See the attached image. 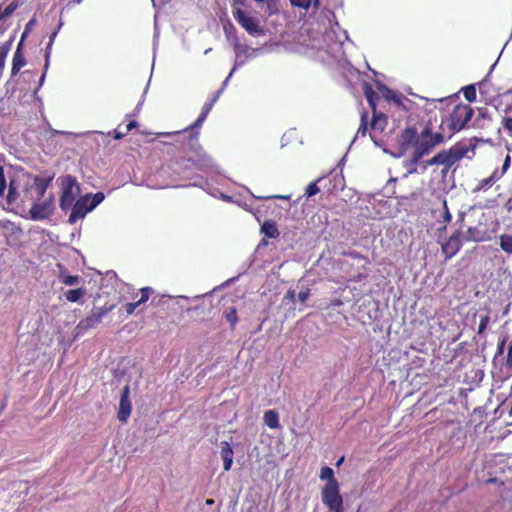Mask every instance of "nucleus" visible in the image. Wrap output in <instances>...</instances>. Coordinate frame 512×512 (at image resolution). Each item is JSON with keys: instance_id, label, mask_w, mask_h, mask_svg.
<instances>
[{"instance_id": "obj_1", "label": "nucleus", "mask_w": 512, "mask_h": 512, "mask_svg": "<svg viewBox=\"0 0 512 512\" xmlns=\"http://www.w3.org/2000/svg\"><path fill=\"white\" fill-rule=\"evenodd\" d=\"M444 139L445 130L433 133L428 126L425 127L415 143L413 157L411 158L412 164L418 163L419 160L429 154L434 147L444 142Z\"/></svg>"}, {"instance_id": "obj_2", "label": "nucleus", "mask_w": 512, "mask_h": 512, "mask_svg": "<svg viewBox=\"0 0 512 512\" xmlns=\"http://www.w3.org/2000/svg\"><path fill=\"white\" fill-rule=\"evenodd\" d=\"M473 116V109L464 104L456 105L453 111L441 121L440 130L448 128V138L463 129Z\"/></svg>"}, {"instance_id": "obj_3", "label": "nucleus", "mask_w": 512, "mask_h": 512, "mask_svg": "<svg viewBox=\"0 0 512 512\" xmlns=\"http://www.w3.org/2000/svg\"><path fill=\"white\" fill-rule=\"evenodd\" d=\"M188 153V159L198 168H207L212 166V159L205 153L198 141V133H192L184 143Z\"/></svg>"}, {"instance_id": "obj_4", "label": "nucleus", "mask_w": 512, "mask_h": 512, "mask_svg": "<svg viewBox=\"0 0 512 512\" xmlns=\"http://www.w3.org/2000/svg\"><path fill=\"white\" fill-rule=\"evenodd\" d=\"M80 193V187L75 177L66 175L62 178V193L60 197V208L62 211H68L75 202V198Z\"/></svg>"}, {"instance_id": "obj_5", "label": "nucleus", "mask_w": 512, "mask_h": 512, "mask_svg": "<svg viewBox=\"0 0 512 512\" xmlns=\"http://www.w3.org/2000/svg\"><path fill=\"white\" fill-rule=\"evenodd\" d=\"M473 150V145L459 142L448 150H442L438 153L440 165L451 167L456 162L466 157L469 151Z\"/></svg>"}, {"instance_id": "obj_6", "label": "nucleus", "mask_w": 512, "mask_h": 512, "mask_svg": "<svg viewBox=\"0 0 512 512\" xmlns=\"http://www.w3.org/2000/svg\"><path fill=\"white\" fill-rule=\"evenodd\" d=\"M322 502L332 512H343V499L338 483H326L321 491Z\"/></svg>"}, {"instance_id": "obj_7", "label": "nucleus", "mask_w": 512, "mask_h": 512, "mask_svg": "<svg viewBox=\"0 0 512 512\" xmlns=\"http://www.w3.org/2000/svg\"><path fill=\"white\" fill-rule=\"evenodd\" d=\"M55 210V199L53 195H50L47 199H45L43 202H39L37 199L30 211V219L33 221L38 220H44L48 217H50Z\"/></svg>"}, {"instance_id": "obj_8", "label": "nucleus", "mask_w": 512, "mask_h": 512, "mask_svg": "<svg viewBox=\"0 0 512 512\" xmlns=\"http://www.w3.org/2000/svg\"><path fill=\"white\" fill-rule=\"evenodd\" d=\"M233 16L235 20L250 34L253 36H259L263 34V29L259 25V21L253 17L248 16L242 9L236 8L233 10Z\"/></svg>"}, {"instance_id": "obj_9", "label": "nucleus", "mask_w": 512, "mask_h": 512, "mask_svg": "<svg viewBox=\"0 0 512 512\" xmlns=\"http://www.w3.org/2000/svg\"><path fill=\"white\" fill-rule=\"evenodd\" d=\"M89 200L90 194H87L74 202L70 208L71 214L68 220L70 224H75L79 219L84 218L88 212L92 211L88 205Z\"/></svg>"}, {"instance_id": "obj_10", "label": "nucleus", "mask_w": 512, "mask_h": 512, "mask_svg": "<svg viewBox=\"0 0 512 512\" xmlns=\"http://www.w3.org/2000/svg\"><path fill=\"white\" fill-rule=\"evenodd\" d=\"M105 314L106 311L101 308L94 310L92 314L88 315L78 323L76 326L77 334H83L86 331L95 328L98 324L101 323Z\"/></svg>"}, {"instance_id": "obj_11", "label": "nucleus", "mask_w": 512, "mask_h": 512, "mask_svg": "<svg viewBox=\"0 0 512 512\" xmlns=\"http://www.w3.org/2000/svg\"><path fill=\"white\" fill-rule=\"evenodd\" d=\"M130 388L126 385L121 392V398L119 403L118 419L121 422H126L131 415L132 405L129 399Z\"/></svg>"}, {"instance_id": "obj_12", "label": "nucleus", "mask_w": 512, "mask_h": 512, "mask_svg": "<svg viewBox=\"0 0 512 512\" xmlns=\"http://www.w3.org/2000/svg\"><path fill=\"white\" fill-rule=\"evenodd\" d=\"M26 64L24 54L22 52V40L19 42L17 49L13 55L11 78L7 81L6 85L12 82V78L18 74L20 69Z\"/></svg>"}, {"instance_id": "obj_13", "label": "nucleus", "mask_w": 512, "mask_h": 512, "mask_svg": "<svg viewBox=\"0 0 512 512\" xmlns=\"http://www.w3.org/2000/svg\"><path fill=\"white\" fill-rule=\"evenodd\" d=\"M220 457L223 460L224 470L229 471L233 464L234 452L231 445L226 441L220 443Z\"/></svg>"}, {"instance_id": "obj_14", "label": "nucleus", "mask_w": 512, "mask_h": 512, "mask_svg": "<svg viewBox=\"0 0 512 512\" xmlns=\"http://www.w3.org/2000/svg\"><path fill=\"white\" fill-rule=\"evenodd\" d=\"M53 178L54 175L47 177L38 175L34 178V187L38 193V200H40L45 195L47 188L51 184Z\"/></svg>"}, {"instance_id": "obj_15", "label": "nucleus", "mask_w": 512, "mask_h": 512, "mask_svg": "<svg viewBox=\"0 0 512 512\" xmlns=\"http://www.w3.org/2000/svg\"><path fill=\"white\" fill-rule=\"evenodd\" d=\"M460 245L459 236L454 234L449 238L448 242L442 246V249L448 257H452L459 250Z\"/></svg>"}, {"instance_id": "obj_16", "label": "nucleus", "mask_w": 512, "mask_h": 512, "mask_svg": "<svg viewBox=\"0 0 512 512\" xmlns=\"http://www.w3.org/2000/svg\"><path fill=\"white\" fill-rule=\"evenodd\" d=\"M261 233L269 238H277L280 233L273 220H266L261 226Z\"/></svg>"}, {"instance_id": "obj_17", "label": "nucleus", "mask_w": 512, "mask_h": 512, "mask_svg": "<svg viewBox=\"0 0 512 512\" xmlns=\"http://www.w3.org/2000/svg\"><path fill=\"white\" fill-rule=\"evenodd\" d=\"M378 89L388 101H393L396 104L401 105L402 96L397 92L388 88L384 84H378Z\"/></svg>"}, {"instance_id": "obj_18", "label": "nucleus", "mask_w": 512, "mask_h": 512, "mask_svg": "<svg viewBox=\"0 0 512 512\" xmlns=\"http://www.w3.org/2000/svg\"><path fill=\"white\" fill-rule=\"evenodd\" d=\"M264 423L271 429L280 427L279 415L275 410H268L264 413Z\"/></svg>"}, {"instance_id": "obj_19", "label": "nucleus", "mask_w": 512, "mask_h": 512, "mask_svg": "<svg viewBox=\"0 0 512 512\" xmlns=\"http://www.w3.org/2000/svg\"><path fill=\"white\" fill-rule=\"evenodd\" d=\"M387 124L386 116L383 113L373 111V118L371 121V128L373 130L383 131Z\"/></svg>"}, {"instance_id": "obj_20", "label": "nucleus", "mask_w": 512, "mask_h": 512, "mask_svg": "<svg viewBox=\"0 0 512 512\" xmlns=\"http://www.w3.org/2000/svg\"><path fill=\"white\" fill-rule=\"evenodd\" d=\"M86 294L85 288H77L68 290L65 293L66 300L72 303L79 301Z\"/></svg>"}, {"instance_id": "obj_21", "label": "nucleus", "mask_w": 512, "mask_h": 512, "mask_svg": "<svg viewBox=\"0 0 512 512\" xmlns=\"http://www.w3.org/2000/svg\"><path fill=\"white\" fill-rule=\"evenodd\" d=\"M19 197L18 184L15 180H10L8 186L7 203L13 204Z\"/></svg>"}, {"instance_id": "obj_22", "label": "nucleus", "mask_w": 512, "mask_h": 512, "mask_svg": "<svg viewBox=\"0 0 512 512\" xmlns=\"http://www.w3.org/2000/svg\"><path fill=\"white\" fill-rule=\"evenodd\" d=\"M364 94L369 103V106L376 111V99L378 98L376 92L372 89V87L368 84L364 86Z\"/></svg>"}, {"instance_id": "obj_23", "label": "nucleus", "mask_w": 512, "mask_h": 512, "mask_svg": "<svg viewBox=\"0 0 512 512\" xmlns=\"http://www.w3.org/2000/svg\"><path fill=\"white\" fill-rule=\"evenodd\" d=\"M290 3L294 7L308 9L311 5L314 8L320 7V0H290Z\"/></svg>"}, {"instance_id": "obj_24", "label": "nucleus", "mask_w": 512, "mask_h": 512, "mask_svg": "<svg viewBox=\"0 0 512 512\" xmlns=\"http://www.w3.org/2000/svg\"><path fill=\"white\" fill-rule=\"evenodd\" d=\"M60 281L67 286H74L80 283L82 280L78 275H68L65 272H61L59 275Z\"/></svg>"}, {"instance_id": "obj_25", "label": "nucleus", "mask_w": 512, "mask_h": 512, "mask_svg": "<svg viewBox=\"0 0 512 512\" xmlns=\"http://www.w3.org/2000/svg\"><path fill=\"white\" fill-rule=\"evenodd\" d=\"M224 317L231 324V326L234 328L235 325L238 322V316H237V309H236V307L235 306L227 307L224 310Z\"/></svg>"}, {"instance_id": "obj_26", "label": "nucleus", "mask_w": 512, "mask_h": 512, "mask_svg": "<svg viewBox=\"0 0 512 512\" xmlns=\"http://www.w3.org/2000/svg\"><path fill=\"white\" fill-rule=\"evenodd\" d=\"M499 245L503 251L512 254V235L503 234L499 237Z\"/></svg>"}, {"instance_id": "obj_27", "label": "nucleus", "mask_w": 512, "mask_h": 512, "mask_svg": "<svg viewBox=\"0 0 512 512\" xmlns=\"http://www.w3.org/2000/svg\"><path fill=\"white\" fill-rule=\"evenodd\" d=\"M319 477L321 480L327 481V483H338L334 477L333 469L328 466H324L321 468Z\"/></svg>"}, {"instance_id": "obj_28", "label": "nucleus", "mask_w": 512, "mask_h": 512, "mask_svg": "<svg viewBox=\"0 0 512 512\" xmlns=\"http://www.w3.org/2000/svg\"><path fill=\"white\" fill-rule=\"evenodd\" d=\"M17 8H18V2L17 1H12L4 9H2V5H0V20L10 16Z\"/></svg>"}, {"instance_id": "obj_29", "label": "nucleus", "mask_w": 512, "mask_h": 512, "mask_svg": "<svg viewBox=\"0 0 512 512\" xmlns=\"http://www.w3.org/2000/svg\"><path fill=\"white\" fill-rule=\"evenodd\" d=\"M61 26H62V23H60V24H59V26H58L57 30H55V31L51 34V36H50V41H49L48 46H47V48H46V54H45V58H46V59H45V71L47 70L48 65H49V57H50V51H51L52 44H53L54 39H55V37H56V35H57V33H58L59 29L61 28Z\"/></svg>"}, {"instance_id": "obj_30", "label": "nucleus", "mask_w": 512, "mask_h": 512, "mask_svg": "<svg viewBox=\"0 0 512 512\" xmlns=\"http://www.w3.org/2000/svg\"><path fill=\"white\" fill-rule=\"evenodd\" d=\"M367 119H368L367 113L364 112L361 115V123H360V126H359V128L357 130V133H356L355 137L365 136L366 135V132H367Z\"/></svg>"}, {"instance_id": "obj_31", "label": "nucleus", "mask_w": 512, "mask_h": 512, "mask_svg": "<svg viewBox=\"0 0 512 512\" xmlns=\"http://www.w3.org/2000/svg\"><path fill=\"white\" fill-rule=\"evenodd\" d=\"M321 180H322V178H318L316 181L311 182L308 185V187L306 189L307 197H312V196L316 195L320 191L319 187L317 186V183L320 182Z\"/></svg>"}, {"instance_id": "obj_32", "label": "nucleus", "mask_w": 512, "mask_h": 512, "mask_svg": "<svg viewBox=\"0 0 512 512\" xmlns=\"http://www.w3.org/2000/svg\"><path fill=\"white\" fill-rule=\"evenodd\" d=\"M464 97L469 102L476 100V89L473 85H469L464 89Z\"/></svg>"}, {"instance_id": "obj_33", "label": "nucleus", "mask_w": 512, "mask_h": 512, "mask_svg": "<svg viewBox=\"0 0 512 512\" xmlns=\"http://www.w3.org/2000/svg\"><path fill=\"white\" fill-rule=\"evenodd\" d=\"M105 196L102 192H97L92 196V199L90 201V209H94L96 206H98L103 200Z\"/></svg>"}, {"instance_id": "obj_34", "label": "nucleus", "mask_w": 512, "mask_h": 512, "mask_svg": "<svg viewBox=\"0 0 512 512\" xmlns=\"http://www.w3.org/2000/svg\"><path fill=\"white\" fill-rule=\"evenodd\" d=\"M489 321H490V316L488 313L484 316H481L479 327H478V334L484 333V331L486 330V328L489 324Z\"/></svg>"}, {"instance_id": "obj_35", "label": "nucleus", "mask_w": 512, "mask_h": 512, "mask_svg": "<svg viewBox=\"0 0 512 512\" xmlns=\"http://www.w3.org/2000/svg\"><path fill=\"white\" fill-rule=\"evenodd\" d=\"M432 165H440L438 153L431 159L422 163V172H424L428 166H432Z\"/></svg>"}, {"instance_id": "obj_36", "label": "nucleus", "mask_w": 512, "mask_h": 512, "mask_svg": "<svg viewBox=\"0 0 512 512\" xmlns=\"http://www.w3.org/2000/svg\"><path fill=\"white\" fill-rule=\"evenodd\" d=\"M151 292L152 288L150 287H144L141 289V298L138 300L140 305L149 299Z\"/></svg>"}, {"instance_id": "obj_37", "label": "nucleus", "mask_w": 512, "mask_h": 512, "mask_svg": "<svg viewBox=\"0 0 512 512\" xmlns=\"http://www.w3.org/2000/svg\"><path fill=\"white\" fill-rule=\"evenodd\" d=\"M6 179L4 175V170L0 167V197L4 195L6 189Z\"/></svg>"}, {"instance_id": "obj_38", "label": "nucleus", "mask_w": 512, "mask_h": 512, "mask_svg": "<svg viewBox=\"0 0 512 512\" xmlns=\"http://www.w3.org/2000/svg\"><path fill=\"white\" fill-rule=\"evenodd\" d=\"M493 185V182H492V179H490L489 177L483 179L480 181L478 187L476 188V190H483V189H487L489 187H491Z\"/></svg>"}, {"instance_id": "obj_39", "label": "nucleus", "mask_w": 512, "mask_h": 512, "mask_svg": "<svg viewBox=\"0 0 512 512\" xmlns=\"http://www.w3.org/2000/svg\"><path fill=\"white\" fill-rule=\"evenodd\" d=\"M35 23H36V19L35 18H32V19H30L28 21V23L25 26L24 32L22 34V38H21L22 41L26 37V35L32 30V28L35 25Z\"/></svg>"}, {"instance_id": "obj_40", "label": "nucleus", "mask_w": 512, "mask_h": 512, "mask_svg": "<svg viewBox=\"0 0 512 512\" xmlns=\"http://www.w3.org/2000/svg\"><path fill=\"white\" fill-rule=\"evenodd\" d=\"M206 119V116H205V113H201L199 115V117L197 118V120L193 123V125H191L189 127V129H194V128H198V127H201V125L203 124V122L205 121Z\"/></svg>"}, {"instance_id": "obj_41", "label": "nucleus", "mask_w": 512, "mask_h": 512, "mask_svg": "<svg viewBox=\"0 0 512 512\" xmlns=\"http://www.w3.org/2000/svg\"><path fill=\"white\" fill-rule=\"evenodd\" d=\"M309 295H310V290L307 289V290H303V291H300L297 295L298 297V300L301 302V303H305L306 300L309 298Z\"/></svg>"}, {"instance_id": "obj_42", "label": "nucleus", "mask_w": 512, "mask_h": 512, "mask_svg": "<svg viewBox=\"0 0 512 512\" xmlns=\"http://www.w3.org/2000/svg\"><path fill=\"white\" fill-rule=\"evenodd\" d=\"M511 163V157L509 154L506 155L504 163L502 165L501 175H504L506 171L509 169Z\"/></svg>"}, {"instance_id": "obj_43", "label": "nucleus", "mask_w": 512, "mask_h": 512, "mask_svg": "<svg viewBox=\"0 0 512 512\" xmlns=\"http://www.w3.org/2000/svg\"><path fill=\"white\" fill-rule=\"evenodd\" d=\"M503 127L510 133L512 136V118H504L503 120Z\"/></svg>"}, {"instance_id": "obj_44", "label": "nucleus", "mask_w": 512, "mask_h": 512, "mask_svg": "<svg viewBox=\"0 0 512 512\" xmlns=\"http://www.w3.org/2000/svg\"><path fill=\"white\" fill-rule=\"evenodd\" d=\"M295 299H296V292L292 289H289L284 296V300H289L290 302L294 303Z\"/></svg>"}, {"instance_id": "obj_45", "label": "nucleus", "mask_w": 512, "mask_h": 512, "mask_svg": "<svg viewBox=\"0 0 512 512\" xmlns=\"http://www.w3.org/2000/svg\"><path fill=\"white\" fill-rule=\"evenodd\" d=\"M443 205H444V215H443L444 221L445 222H450L451 219H452V215H451V213L448 210L446 200L443 201Z\"/></svg>"}, {"instance_id": "obj_46", "label": "nucleus", "mask_w": 512, "mask_h": 512, "mask_svg": "<svg viewBox=\"0 0 512 512\" xmlns=\"http://www.w3.org/2000/svg\"><path fill=\"white\" fill-rule=\"evenodd\" d=\"M139 305L140 303L138 301L133 303H127L125 306L126 312L128 314H132Z\"/></svg>"}, {"instance_id": "obj_47", "label": "nucleus", "mask_w": 512, "mask_h": 512, "mask_svg": "<svg viewBox=\"0 0 512 512\" xmlns=\"http://www.w3.org/2000/svg\"><path fill=\"white\" fill-rule=\"evenodd\" d=\"M246 2L247 0H232L233 10H235L236 8L242 9V7L246 6Z\"/></svg>"}, {"instance_id": "obj_48", "label": "nucleus", "mask_w": 512, "mask_h": 512, "mask_svg": "<svg viewBox=\"0 0 512 512\" xmlns=\"http://www.w3.org/2000/svg\"><path fill=\"white\" fill-rule=\"evenodd\" d=\"M215 103V99H212L209 103H206L203 108H202V112L201 113H205V116L207 117L208 113L210 112V110L212 109L213 105Z\"/></svg>"}, {"instance_id": "obj_49", "label": "nucleus", "mask_w": 512, "mask_h": 512, "mask_svg": "<svg viewBox=\"0 0 512 512\" xmlns=\"http://www.w3.org/2000/svg\"><path fill=\"white\" fill-rule=\"evenodd\" d=\"M260 200H268V199H285V200H289L290 199V196H285V195H271V196H266V197H258Z\"/></svg>"}, {"instance_id": "obj_50", "label": "nucleus", "mask_w": 512, "mask_h": 512, "mask_svg": "<svg viewBox=\"0 0 512 512\" xmlns=\"http://www.w3.org/2000/svg\"><path fill=\"white\" fill-rule=\"evenodd\" d=\"M407 167H408L407 174H413V173H417L418 172V170H417V163L412 164L411 160L408 162Z\"/></svg>"}, {"instance_id": "obj_51", "label": "nucleus", "mask_w": 512, "mask_h": 512, "mask_svg": "<svg viewBox=\"0 0 512 512\" xmlns=\"http://www.w3.org/2000/svg\"><path fill=\"white\" fill-rule=\"evenodd\" d=\"M404 138L405 139H411L415 136V131L414 129L412 128H408L405 130L404 134H403Z\"/></svg>"}, {"instance_id": "obj_52", "label": "nucleus", "mask_w": 512, "mask_h": 512, "mask_svg": "<svg viewBox=\"0 0 512 512\" xmlns=\"http://www.w3.org/2000/svg\"><path fill=\"white\" fill-rule=\"evenodd\" d=\"M503 175H501V172L499 173L498 170H495L489 178L492 179L493 184L498 181Z\"/></svg>"}, {"instance_id": "obj_53", "label": "nucleus", "mask_w": 512, "mask_h": 512, "mask_svg": "<svg viewBox=\"0 0 512 512\" xmlns=\"http://www.w3.org/2000/svg\"><path fill=\"white\" fill-rule=\"evenodd\" d=\"M236 70V66L233 67V69L231 70V72L229 73V75L226 77V79L224 80V82L222 83V87L221 88H225L228 81L230 80V78L232 77L233 73L235 72Z\"/></svg>"}, {"instance_id": "obj_54", "label": "nucleus", "mask_w": 512, "mask_h": 512, "mask_svg": "<svg viewBox=\"0 0 512 512\" xmlns=\"http://www.w3.org/2000/svg\"><path fill=\"white\" fill-rule=\"evenodd\" d=\"M137 125H138V124H137V122H136V121H131V122H129V123L127 124V126H126V130H127V131H130V130H132L133 128H135Z\"/></svg>"}, {"instance_id": "obj_55", "label": "nucleus", "mask_w": 512, "mask_h": 512, "mask_svg": "<svg viewBox=\"0 0 512 512\" xmlns=\"http://www.w3.org/2000/svg\"><path fill=\"white\" fill-rule=\"evenodd\" d=\"M449 169H450V167L444 166L443 169L441 170V176L443 179L447 176Z\"/></svg>"}, {"instance_id": "obj_56", "label": "nucleus", "mask_w": 512, "mask_h": 512, "mask_svg": "<svg viewBox=\"0 0 512 512\" xmlns=\"http://www.w3.org/2000/svg\"><path fill=\"white\" fill-rule=\"evenodd\" d=\"M349 256H351L352 258H355V259H360V258H362V256L360 255V253H359V252H357V251H352V252H350V253H349Z\"/></svg>"}, {"instance_id": "obj_57", "label": "nucleus", "mask_w": 512, "mask_h": 512, "mask_svg": "<svg viewBox=\"0 0 512 512\" xmlns=\"http://www.w3.org/2000/svg\"><path fill=\"white\" fill-rule=\"evenodd\" d=\"M504 345H505V339H503L502 342L498 344V353L499 354L503 353Z\"/></svg>"}, {"instance_id": "obj_58", "label": "nucleus", "mask_w": 512, "mask_h": 512, "mask_svg": "<svg viewBox=\"0 0 512 512\" xmlns=\"http://www.w3.org/2000/svg\"><path fill=\"white\" fill-rule=\"evenodd\" d=\"M223 88H220L214 95L212 99H215V102L217 101L218 97L222 94Z\"/></svg>"}, {"instance_id": "obj_59", "label": "nucleus", "mask_w": 512, "mask_h": 512, "mask_svg": "<svg viewBox=\"0 0 512 512\" xmlns=\"http://www.w3.org/2000/svg\"><path fill=\"white\" fill-rule=\"evenodd\" d=\"M479 115L485 118L487 116V109H479Z\"/></svg>"}, {"instance_id": "obj_60", "label": "nucleus", "mask_w": 512, "mask_h": 512, "mask_svg": "<svg viewBox=\"0 0 512 512\" xmlns=\"http://www.w3.org/2000/svg\"><path fill=\"white\" fill-rule=\"evenodd\" d=\"M124 135H125L124 133L116 131L115 135H114V138L115 139H121V138L124 137Z\"/></svg>"}, {"instance_id": "obj_61", "label": "nucleus", "mask_w": 512, "mask_h": 512, "mask_svg": "<svg viewBox=\"0 0 512 512\" xmlns=\"http://www.w3.org/2000/svg\"><path fill=\"white\" fill-rule=\"evenodd\" d=\"M214 503H215V501L213 499L206 500V505H213Z\"/></svg>"}, {"instance_id": "obj_62", "label": "nucleus", "mask_w": 512, "mask_h": 512, "mask_svg": "<svg viewBox=\"0 0 512 512\" xmlns=\"http://www.w3.org/2000/svg\"><path fill=\"white\" fill-rule=\"evenodd\" d=\"M343 461H344V457H341V458L337 461L336 466H340V465L343 463Z\"/></svg>"}, {"instance_id": "obj_63", "label": "nucleus", "mask_w": 512, "mask_h": 512, "mask_svg": "<svg viewBox=\"0 0 512 512\" xmlns=\"http://www.w3.org/2000/svg\"><path fill=\"white\" fill-rule=\"evenodd\" d=\"M44 79H45V72L42 74V76H41V78H40V85H42V84H43Z\"/></svg>"}, {"instance_id": "obj_64", "label": "nucleus", "mask_w": 512, "mask_h": 512, "mask_svg": "<svg viewBox=\"0 0 512 512\" xmlns=\"http://www.w3.org/2000/svg\"><path fill=\"white\" fill-rule=\"evenodd\" d=\"M464 216H465V213H460V214H459V217H460V219H461V220H463V219H464Z\"/></svg>"}]
</instances>
